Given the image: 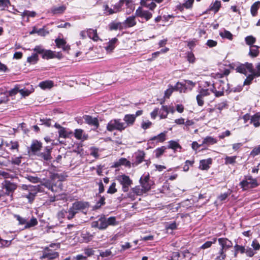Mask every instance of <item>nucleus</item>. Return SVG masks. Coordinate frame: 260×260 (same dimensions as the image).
Instances as JSON below:
<instances>
[{"mask_svg": "<svg viewBox=\"0 0 260 260\" xmlns=\"http://www.w3.org/2000/svg\"><path fill=\"white\" fill-rule=\"evenodd\" d=\"M52 147L51 146H46L45 147L44 151L39 152L37 155L44 160H50L52 158L51 152L52 151Z\"/></svg>", "mask_w": 260, "mask_h": 260, "instance_id": "4468645a", "label": "nucleus"}, {"mask_svg": "<svg viewBox=\"0 0 260 260\" xmlns=\"http://www.w3.org/2000/svg\"><path fill=\"white\" fill-rule=\"evenodd\" d=\"M124 125L121 119H113L108 123L107 129L109 132H112L114 130L122 132L125 129Z\"/></svg>", "mask_w": 260, "mask_h": 260, "instance_id": "423d86ee", "label": "nucleus"}, {"mask_svg": "<svg viewBox=\"0 0 260 260\" xmlns=\"http://www.w3.org/2000/svg\"><path fill=\"white\" fill-rule=\"evenodd\" d=\"M212 162V159L211 158L207 159H202L200 161L199 169L202 170H207L210 168V165Z\"/></svg>", "mask_w": 260, "mask_h": 260, "instance_id": "b1692460", "label": "nucleus"}, {"mask_svg": "<svg viewBox=\"0 0 260 260\" xmlns=\"http://www.w3.org/2000/svg\"><path fill=\"white\" fill-rule=\"evenodd\" d=\"M168 148L176 151L178 149H181V146L177 142L171 140L169 142Z\"/></svg>", "mask_w": 260, "mask_h": 260, "instance_id": "c03bdc74", "label": "nucleus"}, {"mask_svg": "<svg viewBox=\"0 0 260 260\" xmlns=\"http://www.w3.org/2000/svg\"><path fill=\"white\" fill-rule=\"evenodd\" d=\"M81 236L84 242L86 243L90 241L93 238V235L87 231L83 232Z\"/></svg>", "mask_w": 260, "mask_h": 260, "instance_id": "4c0bfd02", "label": "nucleus"}, {"mask_svg": "<svg viewBox=\"0 0 260 260\" xmlns=\"http://www.w3.org/2000/svg\"><path fill=\"white\" fill-rule=\"evenodd\" d=\"M214 86L211 85V83L208 81L204 82L196 97L199 106H202L204 105V98L209 95L211 93H214Z\"/></svg>", "mask_w": 260, "mask_h": 260, "instance_id": "f257e3e1", "label": "nucleus"}, {"mask_svg": "<svg viewBox=\"0 0 260 260\" xmlns=\"http://www.w3.org/2000/svg\"><path fill=\"white\" fill-rule=\"evenodd\" d=\"M214 86V93L216 97H219L223 95L224 92L228 91L229 89V84L226 82L219 80L215 83H211Z\"/></svg>", "mask_w": 260, "mask_h": 260, "instance_id": "39448f33", "label": "nucleus"}, {"mask_svg": "<svg viewBox=\"0 0 260 260\" xmlns=\"http://www.w3.org/2000/svg\"><path fill=\"white\" fill-rule=\"evenodd\" d=\"M123 120L125 128H126L134 124L136 120V116H134L133 114H126L123 117Z\"/></svg>", "mask_w": 260, "mask_h": 260, "instance_id": "f3484780", "label": "nucleus"}, {"mask_svg": "<svg viewBox=\"0 0 260 260\" xmlns=\"http://www.w3.org/2000/svg\"><path fill=\"white\" fill-rule=\"evenodd\" d=\"M133 192L137 195H141L146 192L143 190V188L140 186H136L132 188Z\"/></svg>", "mask_w": 260, "mask_h": 260, "instance_id": "5fc2aeb1", "label": "nucleus"}, {"mask_svg": "<svg viewBox=\"0 0 260 260\" xmlns=\"http://www.w3.org/2000/svg\"><path fill=\"white\" fill-rule=\"evenodd\" d=\"M140 182L143 190L146 192L150 189L152 185V182L150 180V176L149 174L143 176L140 179Z\"/></svg>", "mask_w": 260, "mask_h": 260, "instance_id": "9d476101", "label": "nucleus"}, {"mask_svg": "<svg viewBox=\"0 0 260 260\" xmlns=\"http://www.w3.org/2000/svg\"><path fill=\"white\" fill-rule=\"evenodd\" d=\"M221 6L220 2L219 1H215V2L210 6L209 10H213L215 13H217Z\"/></svg>", "mask_w": 260, "mask_h": 260, "instance_id": "de8ad7c7", "label": "nucleus"}, {"mask_svg": "<svg viewBox=\"0 0 260 260\" xmlns=\"http://www.w3.org/2000/svg\"><path fill=\"white\" fill-rule=\"evenodd\" d=\"M88 207L86 202L77 201L72 204V208L78 213L79 211L85 209Z\"/></svg>", "mask_w": 260, "mask_h": 260, "instance_id": "aec40b11", "label": "nucleus"}, {"mask_svg": "<svg viewBox=\"0 0 260 260\" xmlns=\"http://www.w3.org/2000/svg\"><path fill=\"white\" fill-rule=\"evenodd\" d=\"M87 34L88 37L94 41H97L99 40L96 29H93L92 28L87 29Z\"/></svg>", "mask_w": 260, "mask_h": 260, "instance_id": "c85d7f7f", "label": "nucleus"}, {"mask_svg": "<svg viewBox=\"0 0 260 260\" xmlns=\"http://www.w3.org/2000/svg\"><path fill=\"white\" fill-rule=\"evenodd\" d=\"M116 183L113 182L111 185L109 186L108 190L107 193L110 194H113L117 192V189L116 188Z\"/></svg>", "mask_w": 260, "mask_h": 260, "instance_id": "052dcab7", "label": "nucleus"}, {"mask_svg": "<svg viewBox=\"0 0 260 260\" xmlns=\"http://www.w3.org/2000/svg\"><path fill=\"white\" fill-rule=\"evenodd\" d=\"M255 77H256V76L254 75L253 73L249 74V75H247V78L245 80L244 84L245 85H249Z\"/></svg>", "mask_w": 260, "mask_h": 260, "instance_id": "6e6d98bb", "label": "nucleus"}, {"mask_svg": "<svg viewBox=\"0 0 260 260\" xmlns=\"http://www.w3.org/2000/svg\"><path fill=\"white\" fill-rule=\"evenodd\" d=\"M39 60L38 55L37 53H33L30 56L27 58V61L31 64H36Z\"/></svg>", "mask_w": 260, "mask_h": 260, "instance_id": "a18cd8bd", "label": "nucleus"}, {"mask_svg": "<svg viewBox=\"0 0 260 260\" xmlns=\"http://www.w3.org/2000/svg\"><path fill=\"white\" fill-rule=\"evenodd\" d=\"M34 89L31 85L29 86L28 88H24L20 89V93L23 97L28 96L30 93L33 92Z\"/></svg>", "mask_w": 260, "mask_h": 260, "instance_id": "c9c22d12", "label": "nucleus"}, {"mask_svg": "<svg viewBox=\"0 0 260 260\" xmlns=\"http://www.w3.org/2000/svg\"><path fill=\"white\" fill-rule=\"evenodd\" d=\"M123 1L121 0L119 2L116 3L113 6V8H110L107 5L104 6L105 13L108 15L113 14L116 13L120 11Z\"/></svg>", "mask_w": 260, "mask_h": 260, "instance_id": "f8f14e48", "label": "nucleus"}, {"mask_svg": "<svg viewBox=\"0 0 260 260\" xmlns=\"http://www.w3.org/2000/svg\"><path fill=\"white\" fill-rule=\"evenodd\" d=\"M116 180L122 185V189L124 192H127L129 190V187L133 183V181L129 176L125 174L117 176Z\"/></svg>", "mask_w": 260, "mask_h": 260, "instance_id": "6e6552de", "label": "nucleus"}, {"mask_svg": "<svg viewBox=\"0 0 260 260\" xmlns=\"http://www.w3.org/2000/svg\"><path fill=\"white\" fill-rule=\"evenodd\" d=\"M68 215H67V217L69 220L72 219L74 217L75 215L77 213V211H75L72 207H71L68 211H67Z\"/></svg>", "mask_w": 260, "mask_h": 260, "instance_id": "13d9d810", "label": "nucleus"}, {"mask_svg": "<svg viewBox=\"0 0 260 260\" xmlns=\"http://www.w3.org/2000/svg\"><path fill=\"white\" fill-rule=\"evenodd\" d=\"M166 149V147L165 146L157 148L154 151L155 157L159 158L164 153Z\"/></svg>", "mask_w": 260, "mask_h": 260, "instance_id": "864d4df0", "label": "nucleus"}, {"mask_svg": "<svg viewBox=\"0 0 260 260\" xmlns=\"http://www.w3.org/2000/svg\"><path fill=\"white\" fill-rule=\"evenodd\" d=\"M53 51L50 50H45L42 57L43 59H49L51 58H53Z\"/></svg>", "mask_w": 260, "mask_h": 260, "instance_id": "09e8293b", "label": "nucleus"}, {"mask_svg": "<svg viewBox=\"0 0 260 260\" xmlns=\"http://www.w3.org/2000/svg\"><path fill=\"white\" fill-rule=\"evenodd\" d=\"M251 246L252 247L253 250H254L257 251L260 249V244L257 241V240L256 239L253 240L251 244Z\"/></svg>", "mask_w": 260, "mask_h": 260, "instance_id": "e2e57ef3", "label": "nucleus"}, {"mask_svg": "<svg viewBox=\"0 0 260 260\" xmlns=\"http://www.w3.org/2000/svg\"><path fill=\"white\" fill-rule=\"evenodd\" d=\"M59 243H52L49 246L45 247L42 251V255L40 256V258L41 259L53 260L58 258L59 253L52 250L50 248L56 247V248H59Z\"/></svg>", "mask_w": 260, "mask_h": 260, "instance_id": "7ed1b4c3", "label": "nucleus"}, {"mask_svg": "<svg viewBox=\"0 0 260 260\" xmlns=\"http://www.w3.org/2000/svg\"><path fill=\"white\" fill-rule=\"evenodd\" d=\"M167 132H164L150 139V141H155L156 143H162L166 140Z\"/></svg>", "mask_w": 260, "mask_h": 260, "instance_id": "a878e982", "label": "nucleus"}, {"mask_svg": "<svg viewBox=\"0 0 260 260\" xmlns=\"http://www.w3.org/2000/svg\"><path fill=\"white\" fill-rule=\"evenodd\" d=\"M155 2L154 0H141V5L142 6L152 11L156 7V5Z\"/></svg>", "mask_w": 260, "mask_h": 260, "instance_id": "4be33fe9", "label": "nucleus"}, {"mask_svg": "<svg viewBox=\"0 0 260 260\" xmlns=\"http://www.w3.org/2000/svg\"><path fill=\"white\" fill-rule=\"evenodd\" d=\"M234 249L235 250V256H237V254L238 252H240L241 254H243V253H245V247L241 246V245H238V244H236L235 245Z\"/></svg>", "mask_w": 260, "mask_h": 260, "instance_id": "8fccbe9b", "label": "nucleus"}, {"mask_svg": "<svg viewBox=\"0 0 260 260\" xmlns=\"http://www.w3.org/2000/svg\"><path fill=\"white\" fill-rule=\"evenodd\" d=\"M2 186L8 192L7 194H9L10 192H13L17 188L16 184L8 180H5L2 183Z\"/></svg>", "mask_w": 260, "mask_h": 260, "instance_id": "dca6fc26", "label": "nucleus"}, {"mask_svg": "<svg viewBox=\"0 0 260 260\" xmlns=\"http://www.w3.org/2000/svg\"><path fill=\"white\" fill-rule=\"evenodd\" d=\"M3 145H5L8 149L12 151L16 150L17 151H18L19 145L17 141H6L3 143Z\"/></svg>", "mask_w": 260, "mask_h": 260, "instance_id": "393cba45", "label": "nucleus"}, {"mask_svg": "<svg viewBox=\"0 0 260 260\" xmlns=\"http://www.w3.org/2000/svg\"><path fill=\"white\" fill-rule=\"evenodd\" d=\"M220 249L216 259L224 260L226 257V251L233 246L232 242L227 238H220L218 239Z\"/></svg>", "mask_w": 260, "mask_h": 260, "instance_id": "20e7f679", "label": "nucleus"}, {"mask_svg": "<svg viewBox=\"0 0 260 260\" xmlns=\"http://www.w3.org/2000/svg\"><path fill=\"white\" fill-rule=\"evenodd\" d=\"M258 48L259 47L256 45L251 46L249 53V55L252 57H256L259 54Z\"/></svg>", "mask_w": 260, "mask_h": 260, "instance_id": "a19ab883", "label": "nucleus"}, {"mask_svg": "<svg viewBox=\"0 0 260 260\" xmlns=\"http://www.w3.org/2000/svg\"><path fill=\"white\" fill-rule=\"evenodd\" d=\"M38 223V220L36 218L32 217L29 221H26L25 229H28L35 226Z\"/></svg>", "mask_w": 260, "mask_h": 260, "instance_id": "37998d69", "label": "nucleus"}, {"mask_svg": "<svg viewBox=\"0 0 260 260\" xmlns=\"http://www.w3.org/2000/svg\"><path fill=\"white\" fill-rule=\"evenodd\" d=\"M42 147V144L37 140H33L30 147V149L32 153L37 154Z\"/></svg>", "mask_w": 260, "mask_h": 260, "instance_id": "412c9836", "label": "nucleus"}, {"mask_svg": "<svg viewBox=\"0 0 260 260\" xmlns=\"http://www.w3.org/2000/svg\"><path fill=\"white\" fill-rule=\"evenodd\" d=\"M83 118L85 120L86 123L89 125H92L95 128L98 127L99 123L98 119L96 118L92 117L89 115H84L83 116Z\"/></svg>", "mask_w": 260, "mask_h": 260, "instance_id": "6ab92c4d", "label": "nucleus"}, {"mask_svg": "<svg viewBox=\"0 0 260 260\" xmlns=\"http://www.w3.org/2000/svg\"><path fill=\"white\" fill-rule=\"evenodd\" d=\"M43 185L54 192H59L62 189V184L57 174L52 175L50 180L44 182Z\"/></svg>", "mask_w": 260, "mask_h": 260, "instance_id": "f03ea898", "label": "nucleus"}, {"mask_svg": "<svg viewBox=\"0 0 260 260\" xmlns=\"http://www.w3.org/2000/svg\"><path fill=\"white\" fill-rule=\"evenodd\" d=\"M237 158L236 156H226L225 159V164L226 165H233L236 162V159Z\"/></svg>", "mask_w": 260, "mask_h": 260, "instance_id": "3c124183", "label": "nucleus"}, {"mask_svg": "<svg viewBox=\"0 0 260 260\" xmlns=\"http://www.w3.org/2000/svg\"><path fill=\"white\" fill-rule=\"evenodd\" d=\"M132 163L125 158H121L115 163V167H117L121 165H124L126 167H131Z\"/></svg>", "mask_w": 260, "mask_h": 260, "instance_id": "e433bc0d", "label": "nucleus"}, {"mask_svg": "<svg viewBox=\"0 0 260 260\" xmlns=\"http://www.w3.org/2000/svg\"><path fill=\"white\" fill-rule=\"evenodd\" d=\"M161 110L165 111V114H161V119H165L167 118V115L169 112L174 113L175 110L173 107H167L166 106H162Z\"/></svg>", "mask_w": 260, "mask_h": 260, "instance_id": "7c9ffc66", "label": "nucleus"}, {"mask_svg": "<svg viewBox=\"0 0 260 260\" xmlns=\"http://www.w3.org/2000/svg\"><path fill=\"white\" fill-rule=\"evenodd\" d=\"M20 89L18 86H16L14 88L11 89L9 91V95L10 96H13L16 94L18 92L20 93Z\"/></svg>", "mask_w": 260, "mask_h": 260, "instance_id": "69168bd1", "label": "nucleus"}, {"mask_svg": "<svg viewBox=\"0 0 260 260\" xmlns=\"http://www.w3.org/2000/svg\"><path fill=\"white\" fill-rule=\"evenodd\" d=\"M39 87L42 89H50L54 86V82L51 80H46L39 83Z\"/></svg>", "mask_w": 260, "mask_h": 260, "instance_id": "c756f323", "label": "nucleus"}, {"mask_svg": "<svg viewBox=\"0 0 260 260\" xmlns=\"http://www.w3.org/2000/svg\"><path fill=\"white\" fill-rule=\"evenodd\" d=\"M106 221L107 224V227L109 225H115L117 224L115 217H110L108 218H106Z\"/></svg>", "mask_w": 260, "mask_h": 260, "instance_id": "4d7b16f0", "label": "nucleus"}, {"mask_svg": "<svg viewBox=\"0 0 260 260\" xmlns=\"http://www.w3.org/2000/svg\"><path fill=\"white\" fill-rule=\"evenodd\" d=\"M240 185L244 190H246L256 187L258 184L256 179L253 178L251 176H246L244 177V179L240 182Z\"/></svg>", "mask_w": 260, "mask_h": 260, "instance_id": "0eeeda50", "label": "nucleus"}, {"mask_svg": "<svg viewBox=\"0 0 260 260\" xmlns=\"http://www.w3.org/2000/svg\"><path fill=\"white\" fill-rule=\"evenodd\" d=\"M105 198L104 197H101L100 200L96 203L95 207L96 209H98L100 208L102 206L105 205Z\"/></svg>", "mask_w": 260, "mask_h": 260, "instance_id": "774afa93", "label": "nucleus"}, {"mask_svg": "<svg viewBox=\"0 0 260 260\" xmlns=\"http://www.w3.org/2000/svg\"><path fill=\"white\" fill-rule=\"evenodd\" d=\"M259 120L260 113H257L252 116H251L250 118V122L252 123L255 127H257L260 125V122H259Z\"/></svg>", "mask_w": 260, "mask_h": 260, "instance_id": "72a5a7b5", "label": "nucleus"}, {"mask_svg": "<svg viewBox=\"0 0 260 260\" xmlns=\"http://www.w3.org/2000/svg\"><path fill=\"white\" fill-rule=\"evenodd\" d=\"M135 15L137 17L144 18L146 21L149 20L152 17V14L151 12L143 10L141 7H139L136 10Z\"/></svg>", "mask_w": 260, "mask_h": 260, "instance_id": "ddd939ff", "label": "nucleus"}, {"mask_svg": "<svg viewBox=\"0 0 260 260\" xmlns=\"http://www.w3.org/2000/svg\"><path fill=\"white\" fill-rule=\"evenodd\" d=\"M84 253L86 255L85 256L89 257L94 254V250L91 248H87L84 250Z\"/></svg>", "mask_w": 260, "mask_h": 260, "instance_id": "0e129e2a", "label": "nucleus"}, {"mask_svg": "<svg viewBox=\"0 0 260 260\" xmlns=\"http://www.w3.org/2000/svg\"><path fill=\"white\" fill-rule=\"evenodd\" d=\"M227 104L225 102H221L216 105L213 109H210V112H213L215 111L216 113H220L221 111L225 108Z\"/></svg>", "mask_w": 260, "mask_h": 260, "instance_id": "473e14b6", "label": "nucleus"}, {"mask_svg": "<svg viewBox=\"0 0 260 260\" xmlns=\"http://www.w3.org/2000/svg\"><path fill=\"white\" fill-rule=\"evenodd\" d=\"M72 134V131H68L63 127L58 131L59 137L60 138H69Z\"/></svg>", "mask_w": 260, "mask_h": 260, "instance_id": "f704fd0d", "label": "nucleus"}, {"mask_svg": "<svg viewBox=\"0 0 260 260\" xmlns=\"http://www.w3.org/2000/svg\"><path fill=\"white\" fill-rule=\"evenodd\" d=\"M15 217L17 219V220L19 222V224H20V225H24L25 224V225H26V219H25V218H22L21 217L20 215H15Z\"/></svg>", "mask_w": 260, "mask_h": 260, "instance_id": "338daca9", "label": "nucleus"}, {"mask_svg": "<svg viewBox=\"0 0 260 260\" xmlns=\"http://www.w3.org/2000/svg\"><path fill=\"white\" fill-rule=\"evenodd\" d=\"M145 153L143 151H139L135 153V160L132 163L133 167L141 164L144 159Z\"/></svg>", "mask_w": 260, "mask_h": 260, "instance_id": "a211bd4d", "label": "nucleus"}, {"mask_svg": "<svg viewBox=\"0 0 260 260\" xmlns=\"http://www.w3.org/2000/svg\"><path fill=\"white\" fill-rule=\"evenodd\" d=\"M55 43L58 48H61L64 51H68L70 50V46L63 39L57 38L55 40Z\"/></svg>", "mask_w": 260, "mask_h": 260, "instance_id": "2eb2a0df", "label": "nucleus"}, {"mask_svg": "<svg viewBox=\"0 0 260 260\" xmlns=\"http://www.w3.org/2000/svg\"><path fill=\"white\" fill-rule=\"evenodd\" d=\"M91 227L98 228L100 230H105L107 228V224L105 216L100 217L98 220L93 221L91 224Z\"/></svg>", "mask_w": 260, "mask_h": 260, "instance_id": "9b49d317", "label": "nucleus"}, {"mask_svg": "<svg viewBox=\"0 0 260 260\" xmlns=\"http://www.w3.org/2000/svg\"><path fill=\"white\" fill-rule=\"evenodd\" d=\"M67 9V6L63 5L59 6H54L51 9V12L53 15H59L64 13Z\"/></svg>", "mask_w": 260, "mask_h": 260, "instance_id": "5701e85b", "label": "nucleus"}, {"mask_svg": "<svg viewBox=\"0 0 260 260\" xmlns=\"http://www.w3.org/2000/svg\"><path fill=\"white\" fill-rule=\"evenodd\" d=\"M136 24L135 17L134 16L129 17L123 22L125 27H131Z\"/></svg>", "mask_w": 260, "mask_h": 260, "instance_id": "2f4dec72", "label": "nucleus"}, {"mask_svg": "<svg viewBox=\"0 0 260 260\" xmlns=\"http://www.w3.org/2000/svg\"><path fill=\"white\" fill-rule=\"evenodd\" d=\"M245 41L246 43L250 47L251 46H254L253 44L256 41V39L252 36H249L245 38Z\"/></svg>", "mask_w": 260, "mask_h": 260, "instance_id": "603ef678", "label": "nucleus"}, {"mask_svg": "<svg viewBox=\"0 0 260 260\" xmlns=\"http://www.w3.org/2000/svg\"><path fill=\"white\" fill-rule=\"evenodd\" d=\"M193 2L194 0H184L183 6L186 9H190L192 7Z\"/></svg>", "mask_w": 260, "mask_h": 260, "instance_id": "680f3d73", "label": "nucleus"}, {"mask_svg": "<svg viewBox=\"0 0 260 260\" xmlns=\"http://www.w3.org/2000/svg\"><path fill=\"white\" fill-rule=\"evenodd\" d=\"M260 7V2H255L251 7L250 11L252 15L255 16L257 14L258 9Z\"/></svg>", "mask_w": 260, "mask_h": 260, "instance_id": "79ce46f5", "label": "nucleus"}, {"mask_svg": "<svg viewBox=\"0 0 260 260\" xmlns=\"http://www.w3.org/2000/svg\"><path fill=\"white\" fill-rule=\"evenodd\" d=\"M236 70L238 72L248 75V73H251L253 70V67L252 63L246 62L245 64H242L237 67Z\"/></svg>", "mask_w": 260, "mask_h": 260, "instance_id": "1a4fd4ad", "label": "nucleus"}, {"mask_svg": "<svg viewBox=\"0 0 260 260\" xmlns=\"http://www.w3.org/2000/svg\"><path fill=\"white\" fill-rule=\"evenodd\" d=\"M194 160H187L185 162V165H184L183 167V169L184 171L187 172L189 170V166H192L194 164Z\"/></svg>", "mask_w": 260, "mask_h": 260, "instance_id": "bf43d9fd", "label": "nucleus"}, {"mask_svg": "<svg viewBox=\"0 0 260 260\" xmlns=\"http://www.w3.org/2000/svg\"><path fill=\"white\" fill-rule=\"evenodd\" d=\"M219 35L222 39H227L229 40H233V35L227 30L224 29L223 31H220Z\"/></svg>", "mask_w": 260, "mask_h": 260, "instance_id": "ea45409f", "label": "nucleus"}, {"mask_svg": "<svg viewBox=\"0 0 260 260\" xmlns=\"http://www.w3.org/2000/svg\"><path fill=\"white\" fill-rule=\"evenodd\" d=\"M217 142V141L215 138L210 136H208L204 139L202 145H213L216 143Z\"/></svg>", "mask_w": 260, "mask_h": 260, "instance_id": "58836bf2", "label": "nucleus"}, {"mask_svg": "<svg viewBox=\"0 0 260 260\" xmlns=\"http://www.w3.org/2000/svg\"><path fill=\"white\" fill-rule=\"evenodd\" d=\"M118 40L116 38L112 39L108 43L107 45L105 47L106 51L108 53H111L113 51L116 46V44Z\"/></svg>", "mask_w": 260, "mask_h": 260, "instance_id": "bb28decb", "label": "nucleus"}, {"mask_svg": "<svg viewBox=\"0 0 260 260\" xmlns=\"http://www.w3.org/2000/svg\"><path fill=\"white\" fill-rule=\"evenodd\" d=\"M0 176H2L4 179H14L16 177L15 174H10L9 172L4 170H0Z\"/></svg>", "mask_w": 260, "mask_h": 260, "instance_id": "49530a36", "label": "nucleus"}, {"mask_svg": "<svg viewBox=\"0 0 260 260\" xmlns=\"http://www.w3.org/2000/svg\"><path fill=\"white\" fill-rule=\"evenodd\" d=\"M74 136L78 140H85L88 138L87 135H86L83 129H76L74 132Z\"/></svg>", "mask_w": 260, "mask_h": 260, "instance_id": "cd10ccee", "label": "nucleus"}]
</instances>
